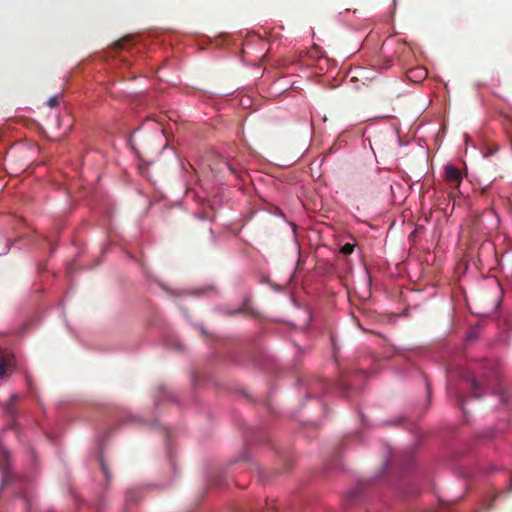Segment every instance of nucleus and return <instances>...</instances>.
<instances>
[{
	"label": "nucleus",
	"instance_id": "f03ea898",
	"mask_svg": "<svg viewBox=\"0 0 512 512\" xmlns=\"http://www.w3.org/2000/svg\"><path fill=\"white\" fill-rule=\"evenodd\" d=\"M16 369V359L12 352L0 351V379L10 376Z\"/></svg>",
	"mask_w": 512,
	"mask_h": 512
},
{
	"label": "nucleus",
	"instance_id": "2eb2a0df",
	"mask_svg": "<svg viewBox=\"0 0 512 512\" xmlns=\"http://www.w3.org/2000/svg\"><path fill=\"white\" fill-rule=\"evenodd\" d=\"M267 512H274V510L271 508V511H270V509H269Z\"/></svg>",
	"mask_w": 512,
	"mask_h": 512
},
{
	"label": "nucleus",
	"instance_id": "ddd939ff",
	"mask_svg": "<svg viewBox=\"0 0 512 512\" xmlns=\"http://www.w3.org/2000/svg\"><path fill=\"white\" fill-rule=\"evenodd\" d=\"M456 397H457V400L459 401V403L462 405L463 404V400H462L461 395L456 392Z\"/></svg>",
	"mask_w": 512,
	"mask_h": 512
},
{
	"label": "nucleus",
	"instance_id": "7ed1b4c3",
	"mask_svg": "<svg viewBox=\"0 0 512 512\" xmlns=\"http://www.w3.org/2000/svg\"><path fill=\"white\" fill-rule=\"evenodd\" d=\"M445 180L451 188H458L462 182V175L459 169L448 165L445 167Z\"/></svg>",
	"mask_w": 512,
	"mask_h": 512
},
{
	"label": "nucleus",
	"instance_id": "0eeeda50",
	"mask_svg": "<svg viewBox=\"0 0 512 512\" xmlns=\"http://www.w3.org/2000/svg\"><path fill=\"white\" fill-rule=\"evenodd\" d=\"M354 247V244L346 243L341 247L340 252L344 255H350L351 253H353Z\"/></svg>",
	"mask_w": 512,
	"mask_h": 512
},
{
	"label": "nucleus",
	"instance_id": "f257e3e1",
	"mask_svg": "<svg viewBox=\"0 0 512 512\" xmlns=\"http://www.w3.org/2000/svg\"><path fill=\"white\" fill-rule=\"evenodd\" d=\"M382 169L378 166L361 168L354 176V184L363 191H373L384 184L381 177Z\"/></svg>",
	"mask_w": 512,
	"mask_h": 512
},
{
	"label": "nucleus",
	"instance_id": "39448f33",
	"mask_svg": "<svg viewBox=\"0 0 512 512\" xmlns=\"http://www.w3.org/2000/svg\"><path fill=\"white\" fill-rule=\"evenodd\" d=\"M479 390H480L479 384L476 382L475 379H472L471 380V393L475 399H479L481 397Z\"/></svg>",
	"mask_w": 512,
	"mask_h": 512
},
{
	"label": "nucleus",
	"instance_id": "9b49d317",
	"mask_svg": "<svg viewBox=\"0 0 512 512\" xmlns=\"http://www.w3.org/2000/svg\"><path fill=\"white\" fill-rule=\"evenodd\" d=\"M349 388H350L349 384H346V383L341 384V389H343L344 391H347Z\"/></svg>",
	"mask_w": 512,
	"mask_h": 512
},
{
	"label": "nucleus",
	"instance_id": "9d476101",
	"mask_svg": "<svg viewBox=\"0 0 512 512\" xmlns=\"http://www.w3.org/2000/svg\"><path fill=\"white\" fill-rule=\"evenodd\" d=\"M226 166H227V168L231 171V173H233V174H237V167H236V166H234V164H233V163H231V162H226Z\"/></svg>",
	"mask_w": 512,
	"mask_h": 512
},
{
	"label": "nucleus",
	"instance_id": "f8f14e48",
	"mask_svg": "<svg viewBox=\"0 0 512 512\" xmlns=\"http://www.w3.org/2000/svg\"><path fill=\"white\" fill-rule=\"evenodd\" d=\"M496 497H497V495H494L492 501L487 506L488 509H491L493 507V502L495 501Z\"/></svg>",
	"mask_w": 512,
	"mask_h": 512
},
{
	"label": "nucleus",
	"instance_id": "1a4fd4ad",
	"mask_svg": "<svg viewBox=\"0 0 512 512\" xmlns=\"http://www.w3.org/2000/svg\"><path fill=\"white\" fill-rule=\"evenodd\" d=\"M410 74L416 73L415 77L423 78L426 76V71L423 69H413L410 70Z\"/></svg>",
	"mask_w": 512,
	"mask_h": 512
},
{
	"label": "nucleus",
	"instance_id": "4468645a",
	"mask_svg": "<svg viewBox=\"0 0 512 512\" xmlns=\"http://www.w3.org/2000/svg\"><path fill=\"white\" fill-rule=\"evenodd\" d=\"M243 311H244V307H241V308H239V309H237V310L233 311L231 314L241 313V312H243Z\"/></svg>",
	"mask_w": 512,
	"mask_h": 512
},
{
	"label": "nucleus",
	"instance_id": "20e7f679",
	"mask_svg": "<svg viewBox=\"0 0 512 512\" xmlns=\"http://www.w3.org/2000/svg\"><path fill=\"white\" fill-rule=\"evenodd\" d=\"M18 401H19V395L12 394L10 396L8 402L4 405L5 412L12 418L16 417V415H17L16 403Z\"/></svg>",
	"mask_w": 512,
	"mask_h": 512
},
{
	"label": "nucleus",
	"instance_id": "423d86ee",
	"mask_svg": "<svg viewBox=\"0 0 512 512\" xmlns=\"http://www.w3.org/2000/svg\"><path fill=\"white\" fill-rule=\"evenodd\" d=\"M131 38L130 37H124L120 40H118L117 42L114 43V48L116 50H122V49H125L126 48V45L128 42H130Z\"/></svg>",
	"mask_w": 512,
	"mask_h": 512
},
{
	"label": "nucleus",
	"instance_id": "6e6552de",
	"mask_svg": "<svg viewBox=\"0 0 512 512\" xmlns=\"http://www.w3.org/2000/svg\"><path fill=\"white\" fill-rule=\"evenodd\" d=\"M59 102H60V96L54 95L48 99L47 104L49 107L54 108L59 104Z\"/></svg>",
	"mask_w": 512,
	"mask_h": 512
}]
</instances>
